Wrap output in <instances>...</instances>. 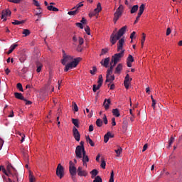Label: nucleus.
<instances>
[{
  "mask_svg": "<svg viewBox=\"0 0 182 182\" xmlns=\"http://www.w3.org/2000/svg\"><path fill=\"white\" fill-rule=\"evenodd\" d=\"M127 29V26H124L122 27L116 34L113 33L110 36L111 43L112 45H114L117 42V41H119V39H120V38H122V36H123L124 33H126Z\"/></svg>",
  "mask_w": 182,
  "mask_h": 182,
  "instance_id": "f257e3e1",
  "label": "nucleus"
},
{
  "mask_svg": "<svg viewBox=\"0 0 182 182\" xmlns=\"http://www.w3.org/2000/svg\"><path fill=\"white\" fill-rule=\"evenodd\" d=\"M82 60L80 57L76 58L68 64H65V67L64 71L68 72L70 69H73V68H76L77 65H79V62Z\"/></svg>",
  "mask_w": 182,
  "mask_h": 182,
  "instance_id": "f03ea898",
  "label": "nucleus"
},
{
  "mask_svg": "<svg viewBox=\"0 0 182 182\" xmlns=\"http://www.w3.org/2000/svg\"><path fill=\"white\" fill-rule=\"evenodd\" d=\"M123 11H124V6L120 4L119 6L116 10V12L114 13V23H116V22H117V20L122 18V16L123 15Z\"/></svg>",
  "mask_w": 182,
  "mask_h": 182,
  "instance_id": "7ed1b4c3",
  "label": "nucleus"
},
{
  "mask_svg": "<svg viewBox=\"0 0 182 182\" xmlns=\"http://www.w3.org/2000/svg\"><path fill=\"white\" fill-rule=\"evenodd\" d=\"M123 56H124V50H122L120 53H116L112 55L111 58V63H114V65H117V63L120 62Z\"/></svg>",
  "mask_w": 182,
  "mask_h": 182,
  "instance_id": "20e7f679",
  "label": "nucleus"
},
{
  "mask_svg": "<svg viewBox=\"0 0 182 182\" xmlns=\"http://www.w3.org/2000/svg\"><path fill=\"white\" fill-rule=\"evenodd\" d=\"M63 59H61L60 62L62 65H66V63H69L70 62H72L73 60V58L71 55H67L66 53H65V50H63Z\"/></svg>",
  "mask_w": 182,
  "mask_h": 182,
  "instance_id": "39448f33",
  "label": "nucleus"
},
{
  "mask_svg": "<svg viewBox=\"0 0 182 182\" xmlns=\"http://www.w3.org/2000/svg\"><path fill=\"white\" fill-rule=\"evenodd\" d=\"M86 153L85 150V147H81L80 146H77L75 149V156L76 159H82V156Z\"/></svg>",
  "mask_w": 182,
  "mask_h": 182,
  "instance_id": "423d86ee",
  "label": "nucleus"
},
{
  "mask_svg": "<svg viewBox=\"0 0 182 182\" xmlns=\"http://www.w3.org/2000/svg\"><path fill=\"white\" fill-rule=\"evenodd\" d=\"M56 176L59 177V178H63V176H65V168H63L60 164L57 166Z\"/></svg>",
  "mask_w": 182,
  "mask_h": 182,
  "instance_id": "0eeeda50",
  "label": "nucleus"
},
{
  "mask_svg": "<svg viewBox=\"0 0 182 182\" xmlns=\"http://www.w3.org/2000/svg\"><path fill=\"white\" fill-rule=\"evenodd\" d=\"M102 11V4L100 3H98L97 5V8L94 9L93 11L90 12L89 17L92 18V16H96L99 12Z\"/></svg>",
  "mask_w": 182,
  "mask_h": 182,
  "instance_id": "6e6552de",
  "label": "nucleus"
},
{
  "mask_svg": "<svg viewBox=\"0 0 182 182\" xmlns=\"http://www.w3.org/2000/svg\"><path fill=\"white\" fill-rule=\"evenodd\" d=\"M77 173L79 177H86V176H87L88 174L87 171L83 170V168H82V166H79L77 168Z\"/></svg>",
  "mask_w": 182,
  "mask_h": 182,
  "instance_id": "1a4fd4ad",
  "label": "nucleus"
},
{
  "mask_svg": "<svg viewBox=\"0 0 182 182\" xmlns=\"http://www.w3.org/2000/svg\"><path fill=\"white\" fill-rule=\"evenodd\" d=\"M77 168L72 161H70L69 171L71 176H76Z\"/></svg>",
  "mask_w": 182,
  "mask_h": 182,
  "instance_id": "9d476101",
  "label": "nucleus"
},
{
  "mask_svg": "<svg viewBox=\"0 0 182 182\" xmlns=\"http://www.w3.org/2000/svg\"><path fill=\"white\" fill-rule=\"evenodd\" d=\"M73 134L76 141H80V134L79 133V130H77L75 127L73 128Z\"/></svg>",
  "mask_w": 182,
  "mask_h": 182,
  "instance_id": "9b49d317",
  "label": "nucleus"
},
{
  "mask_svg": "<svg viewBox=\"0 0 182 182\" xmlns=\"http://www.w3.org/2000/svg\"><path fill=\"white\" fill-rule=\"evenodd\" d=\"M132 80L133 79L130 77V75L127 74L124 81V85L126 89H129V86H130V82H132Z\"/></svg>",
  "mask_w": 182,
  "mask_h": 182,
  "instance_id": "f8f14e48",
  "label": "nucleus"
},
{
  "mask_svg": "<svg viewBox=\"0 0 182 182\" xmlns=\"http://www.w3.org/2000/svg\"><path fill=\"white\" fill-rule=\"evenodd\" d=\"M123 45H124V37L119 39L117 43V52H120V50H123Z\"/></svg>",
  "mask_w": 182,
  "mask_h": 182,
  "instance_id": "ddd939ff",
  "label": "nucleus"
},
{
  "mask_svg": "<svg viewBox=\"0 0 182 182\" xmlns=\"http://www.w3.org/2000/svg\"><path fill=\"white\" fill-rule=\"evenodd\" d=\"M12 12L9 9L3 10L1 12V19H4V21H6V16H11Z\"/></svg>",
  "mask_w": 182,
  "mask_h": 182,
  "instance_id": "4468645a",
  "label": "nucleus"
},
{
  "mask_svg": "<svg viewBox=\"0 0 182 182\" xmlns=\"http://www.w3.org/2000/svg\"><path fill=\"white\" fill-rule=\"evenodd\" d=\"M82 166L87 167V163H89V156L86 155V152L82 155Z\"/></svg>",
  "mask_w": 182,
  "mask_h": 182,
  "instance_id": "2eb2a0df",
  "label": "nucleus"
},
{
  "mask_svg": "<svg viewBox=\"0 0 182 182\" xmlns=\"http://www.w3.org/2000/svg\"><path fill=\"white\" fill-rule=\"evenodd\" d=\"M109 63H110V58H106L101 60L100 64L104 68H109Z\"/></svg>",
  "mask_w": 182,
  "mask_h": 182,
  "instance_id": "dca6fc26",
  "label": "nucleus"
},
{
  "mask_svg": "<svg viewBox=\"0 0 182 182\" xmlns=\"http://www.w3.org/2000/svg\"><path fill=\"white\" fill-rule=\"evenodd\" d=\"M122 70H123V64L119 63L115 68V70H114V73L115 75H120V73H122Z\"/></svg>",
  "mask_w": 182,
  "mask_h": 182,
  "instance_id": "f3484780",
  "label": "nucleus"
},
{
  "mask_svg": "<svg viewBox=\"0 0 182 182\" xmlns=\"http://www.w3.org/2000/svg\"><path fill=\"white\" fill-rule=\"evenodd\" d=\"M133 62H134V58H133V55L129 54L127 58V65L128 68H132V63Z\"/></svg>",
  "mask_w": 182,
  "mask_h": 182,
  "instance_id": "a211bd4d",
  "label": "nucleus"
},
{
  "mask_svg": "<svg viewBox=\"0 0 182 182\" xmlns=\"http://www.w3.org/2000/svg\"><path fill=\"white\" fill-rule=\"evenodd\" d=\"M110 103L112 102L110 101V99H105L103 103V106L105 107V110H109V108L110 107Z\"/></svg>",
  "mask_w": 182,
  "mask_h": 182,
  "instance_id": "6ab92c4d",
  "label": "nucleus"
},
{
  "mask_svg": "<svg viewBox=\"0 0 182 182\" xmlns=\"http://www.w3.org/2000/svg\"><path fill=\"white\" fill-rule=\"evenodd\" d=\"M112 73H113V70H110V69H107V75H106V83H107L108 82H110V75H112Z\"/></svg>",
  "mask_w": 182,
  "mask_h": 182,
  "instance_id": "aec40b11",
  "label": "nucleus"
},
{
  "mask_svg": "<svg viewBox=\"0 0 182 182\" xmlns=\"http://www.w3.org/2000/svg\"><path fill=\"white\" fill-rule=\"evenodd\" d=\"M14 96L16 99H18L19 100H26L24 97L22 96V93L15 92Z\"/></svg>",
  "mask_w": 182,
  "mask_h": 182,
  "instance_id": "412c9836",
  "label": "nucleus"
},
{
  "mask_svg": "<svg viewBox=\"0 0 182 182\" xmlns=\"http://www.w3.org/2000/svg\"><path fill=\"white\" fill-rule=\"evenodd\" d=\"M114 151L117 154V157H120V154L123 153V149H122L119 146H118L117 149H114Z\"/></svg>",
  "mask_w": 182,
  "mask_h": 182,
  "instance_id": "4be33fe9",
  "label": "nucleus"
},
{
  "mask_svg": "<svg viewBox=\"0 0 182 182\" xmlns=\"http://www.w3.org/2000/svg\"><path fill=\"white\" fill-rule=\"evenodd\" d=\"M17 46H18V44L11 45V46L10 47V49L7 52V55H11V53H12V52H14V50H15V49L16 48Z\"/></svg>",
  "mask_w": 182,
  "mask_h": 182,
  "instance_id": "5701e85b",
  "label": "nucleus"
},
{
  "mask_svg": "<svg viewBox=\"0 0 182 182\" xmlns=\"http://www.w3.org/2000/svg\"><path fill=\"white\" fill-rule=\"evenodd\" d=\"M47 9L48 11H53V12H58L59 11V9L52 6V5H50V6H48L47 7Z\"/></svg>",
  "mask_w": 182,
  "mask_h": 182,
  "instance_id": "b1692460",
  "label": "nucleus"
},
{
  "mask_svg": "<svg viewBox=\"0 0 182 182\" xmlns=\"http://www.w3.org/2000/svg\"><path fill=\"white\" fill-rule=\"evenodd\" d=\"M137 11H139V5H134L131 9L130 13L131 14H136V12H137Z\"/></svg>",
  "mask_w": 182,
  "mask_h": 182,
  "instance_id": "393cba45",
  "label": "nucleus"
},
{
  "mask_svg": "<svg viewBox=\"0 0 182 182\" xmlns=\"http://www.w3.org/2000/svg\"><path fill=\"white\" fill-rule=\"evenodd\" d=\"M86 141L87 143L90 144L92 147H95V142H93V141L92 140V139H90V136H86Z\"/></svg>",
  "mask_w": 182,
  "mask_h": 182,
  "instance_id": "a878e982",
  "label": "nucleus"
},
{
  "mask_svg": "<svg viewBox=\"0 0 182 182\" xmlns=\"http://www.w3.org/2000/svg\"><path fill=\"white\" fill-rule=\"evenodd\" d=\"M36 66H37L36 72L38 73H39V72H41L42 70V68H43V65L40 62H37L36 63Z\"/></svg>",
  "mask_w": 182,
  "mask_h": 182,
  "instance_id": "bb28decb",
  "label": "nucleus"
},
{
  "mask_svg": "<svg viewBox=\"0 0 182 182\" xmlns=\"http://www.w3.org/2000/svg\"><path fill=\"white\" fill-rule=\"evenodd\" d=\"M113 115L115 116V117H120V112H119L118 109H112Z\"/></svg>",
  "mask_w": 182,
  "mask_h": 182,
  "instance_id": "cd10ccee",
  "label": "nucleus"
},
{
  "mask_svg": "<svg viewBox=\"0 0 182 182\" xmlns=\"http://www.w3.org/2000/svg\"><path fill=\"white\" fill-rule=\"evenodd\" d=\"M145 6H146L144 4H143L139 6V10L138 14L143 15V13L144 12Z\"/></svg>",
  "mask_w": 182,
  "mask_h": 182,
  "instance_id": "c85d7f7f",
  "label": "nucleus"
},
{
  "mask_svg": "<svg viewBox=\"0 0 182 182\" xmlns=\"http://www.w3.org/2000/svg\"><path fill=\"white\" fill-rule=\"evenodd\" d=\"M90 174L92 175L91 178H95V177L97 176V174H99V171H97V169H93L91 172Z\"/></svg>",
  "mask_w": 182,
  "mask_h": 182,
  "instance_id": "c756f323",
  "label": "nucleus"
},
{
  "mask_svg": "<svg viewBox=\"0 0 182 182\" xmlns=\"http://www.w3.org/2000/svg\"><path fill=\"white\" fill-rule=\"evenodd\" d=\"M72 123L75 126V127L79 128V119L73 118Z\"/></svg>",
  "mask_w": 182,
  "mask_h": 182,
  "instance_id": "7c9ffc66",
  "label": "nucleus"
},
{
  "mask_svg": "<svg viewBox=\"0 0 182 182\" xmlns=\"http://www.w3.org/2000/svg\"><path fill=\"white\" fill-rule=\"evenodd\" d=\"M100 87H102V85H100L99 84L97 85H93L92 90H93V92H97V90H99L100 89Z\"/></svg>",
  "mask_w": 182,
  "mask_h": 182,
  "instance_id": "2f4dec72",
  "label": "nucleus"
},
{
  "mask_svg": "<svg viewBox=\"0 0 182 182\" xmlns=\"http://www.w3.org/2000/svg\"><path fill=\"white\" fill-rule=\"evenodd\" d=\"M95 123L97 127H102L103 126V121L100 119H97Z\"/></svg>",
  "mask_w": 182,
  "mask_h": 182,
  "instance_id": "473e14b6",
  "label": "nucleus"
},
{
  "mask_svg": "<svg viewBox=\"0 0 182 182\" xmlns=\"http://www.w3.org/2000/svg\"><path fill=\"white\" fill-rule=\"evenodd\" d=\"M73 110L74 112H79V107H77V105L75 102H73Z\"/></svg>",
  "mask_w": 182,
  "mask_h": 182,
  "instance_id": "72a5a7b5",
  "label": "nucleus"
},
{
  "mask_svg": "<svg viewBox=\"0 0 182 182\" xmlns=\"http://www.w3.org/2000/svg\"><path fill=\"white\" fill-rule=\"evenodd\" d=\"M98 85H100V86H102V85H103V75H100L98 77V82H97Z\"/></svg>",
  "mask_w": 182,
  "mask_h": 182,
  "instance_id": "f704fd0d",
  "label": "nucleus"
},
{
  "mask_svg": "<svg viewBox=\"0 0 182 182\" xmlns=\"http://www.w3.org/2000/svg\"><path fill=\"white\" fill-rule=\"evenodd\" d=\"M22 23H25V21L23 20V21H18V20H15L14 22H12V24L13 25H21Z\"/></svg>",
  "mask_w": 182,
  "mask_h": 182,
  "instance_id": "c9c22d12",
  "label": "nucleus"
},
{
  "mask_svg": "<svg viewBox=\"0 0 182 182\" xmlns=\"http://www.w3.org/2000/svg\"><path fill=\"white\" fill-rule=\"evenodd\" d=\"M22 33L24 35V36H29V35H31V31L28 29H24Z\"/></svg>",
  "mask_w": 182,
  "mask_h": 182,
  "instance_id": "e433bc0d",
  "label": "nucleus"
},
{
  "mask_svg": "<svg viewBox=\"0 0 182 182\" xmlns=\"http://www.w3.org/2000/svg\"><path fill=\"white\" fill-rule=\"evenodd\" d=\"M146 41V34L144 33H142V38H141V48H143V46H144V42Z\"/></svg>",
  "mask_w": 182,
  "mask_h": 182,
  "instance_id": "4c0bfd02",
  "label": "nucleus"
},
{
  "mask_svg": "<svg viewBox=\"0 0 182 182\" xmlns=\"http://www.w3.org/2000/svg\"><path fill=\"white\" fill-rule=\"evenodd\" d=\"M109 182H114V172L112 171Z\"/></svg>",
  "mask_w": 182,
  "mask_h": 182,
  "instance_id": "58836bf2",
  "label": "nucleus"
},
{
  "mask_svg": "<svg viewBox=\"0 0 182 182\" xmlns=\"http://www.w3.org/2000/svg\"><path fill=\"white\" fill-rule=\"evenodd\" d=\"M173 143H174V136H172L168 140V146L171 147V144H173Z\"/></svg>",
  "mask_w": 182,
  "mask_h": 182,
  "instance_id": "ea45409f",
  "label": "nucleus"
},
{
  "mask_svg": "<svg viewBox=\"0 0 182 182\" xmlns=\"http://www.w3.org/2000/svg\"><path fill=\"white\" fill-rule=\"evenodd\" d=\"M96 72H97V68H96V66L92 67V70H90L91 75H95Z\"/></svg>",
  "mask_w": 182,
  "mask_h": 182,
  "instance_id": "a19ab883",
  "label": "nucleus"
},
{
  "mask_svg": "<svg viewBox=\"0 0 182 182\" xmlns=\"http://www.w3.org/2000/svg\"><path fill=\"white\" fill-rule=\"evenodd\" d=\"M107 52H109V48H102V51H101L100 56H102V55H106V53H107Z\"/></svg>",
  "mask_w": 182,
  "mask_h": 182,
  "instance_id": "79ce46f5",
  "label": "nucleus"
},
{
  "mask_svg": "<svg viewBox=\"0 0 182 182\" xmlns=\"http://www.w3.org/2000/svg\"><path fill=\"white\" fill-rule=\"evenodd\" d=\"M82 6H83V4H82V2L77 4L76 5V6H75L74 8H73V9H77V11L79 10V8H82Z\"/></svg>",
  "mask_w": 182,
  "mask_h": 182,
  "instance_id": "37998d69",
  "label": "nucleus"
},
{
  "mask_svg": "<svg viewBox=\"0 0 182 182\" xmlns=\"http://www.w3.org/2000/svg\"><path fill=\"white\" fill-rule=\"evenodd\" d=\"M77 9H75V10L72 11H68V15H72V16H75L76 15V14H77Z\"/></svg>",
  "mask_w": 182,
  "mask_h": 182,
  "instance_id": "c03bdc74",
  "label": "nucleus"
},
{
  "mask_svg": "<svg viewBox=\"0 0 182 182\" xmlns=\"http://www.w3.org/2000/svg\"><path fill=\"white\" fill-rule=\"evenodd\" d=\"M102 178L100 176H97L95 178L93 182H102Z\"/></svg>",
  "mask_w": 182,
  "mask_h": 182,
  "instance_id": "a18cd8bd",
  "label": "nucleus"
},
{
  "mask_svg": "<svg viewBox=\"0 0 182 182\" xmlns=\"http://www.w3.org/2000/svg\"><path fill=\"white\" fill-rule=\"evenodd\" d=\"M17 89H18V90H20V92H23V87H22V84L18 82L17 84Z\"/></svg>",
  "mask_w": 182,
  "mask_h": 182,
  "instance_id": "49530a36",
  "label": "nucleus"
},
{
  "mask_svg": "<svg viewBox=\"0 0 182 182\" xmlns=\"http://www.w3.org/2000/svg\"><path fill=\"white\" fill-rule=\"evenodd\" d=\"M33 5H35V6H37L38 8L41 6L39 1H38L37 0H33Z\"/></svg>",
  "mask_w": 182,
  "mask_h": 182,
  "instance_id": "de8ad7c7",
  "label": "nucleus"
},
{
  "mask_svg": "<svg viewBox=\"0 0 182 182\" xmlns=\"http://www.w3.org/2000/svg\"><path fill=\"white\" fill-rule=\"evenodd\" d=\"M85 31L87 35H90V28L88 26L85 28Z\"/></svg>",
  "mask_w": 182,
  "mask_h": 182,
  "instance_id": "09e8293b",
  "label": "nucleus"
},
{
  "mask_svg": "<svg viewBox=\"0 0 182 182\" xmlns=\"http://www.w3.org/2000/svg\"><path fill=\"white\" fill-rule=\"evenodd\" d=\"M109 65H110V67L109 69L110 70H113V69L114 68V66H116L117 64H114V63H112V61H110Z\"/></svg>",
  "mask_w": 182,
  "mask_h": 182,
  "instance_id": "8fccbe9b",
  "label": "nucleus"
},
{
  "mask_svg": "<svg viewBox=\"0 0 182 182\" xmlns=\"http://www.w3.org/2000/svg\"><path fill=\"white\" fill-rule=\"evenodd\" d=\"M1 171L2 172L6 174V176H7L8 177H9V174L8 173V172L6 171V169H5V167L1 166Z\"/></svg>",
  "mask_w": 182,
  "mask_h": 182,
  "instance_id": "3c124183",
  "label": "nucleus"
},
{
  "mask_svg": "<svg viewBox=\"0 0 182 182\" xmlns=\"http://www.w3.org/2000/svg\"><path fill=\"white\" fill-rule=\"evenodd\" d=\"M22 0H8L9 2H11L13 4H20Z\"/></svg>",
  "mask_w": 182,
  "mask_h": 182,
  "instance_id": "603ef678",
  "label": "nucleus"
},
{
  "mask_svg": "<svg viewBox=\"0 0 182 182\" xmlns=\"http://www.w3.org/2000/svg\"><path fill=\"white\" fill-rule=\"evenodd\" d=\"M107 136L109 137V139H113V137H114V134H112V132H108L107 133Z\"/></svg>",
  "mask_w": 182,
  "mask_h": 182,
  "instance_id": "864d4df0",
  "label": "nucleus"
},
{
  "mask_svg": "<svg viewBox=\"0 0 182 182\" xmlns=\"http://www.w3.org/2000/svg\"><path fill=\"white\" fill-rule=\"evenodd\" d=\"M19 60L22 63V62H25V60H26V55H23L21 56L19 58Z\"/></svg>",
  "mask_w": 182,
  "mask_h": 182,
  "instance_id": "5fc2aeb1",
  "label": "nucleus"
},
{
  "mask_svg": "<svg viewBox=\"0 0 182 182\" xmlns=\"http://www.w3.org/2000/svg\"><path fill=\"white\" fill-rule=\"evenodd\" d=\"M122 128L124 129V130H127V122L126 121L123 122Z\"/></svg>",
  "mask_w": 182,
  "mask_h": 182,
  "instance_id": "6e6d98bb",
  "label": "nucleus"
},
{
  "mask_svg": "<svg viewBox=\"0 0 182 182\" xmlns=\"http://www.w3.org/2000/svg\"><path fill=\"white\" fill-rule=\"evenodd\" d=\"M37 9L38 10V12H37L36 14V15L38 17V18H41V14H42V11H41V7H39V8H37Z\"/></svg>",
  "mask_w": 182,
  "mask_h": 182,
  "instance_id": "4d7b16f0",
  "label": "nucleus"
},
{
  "mask_svg": "<svg viewBox=\"0 0 182 182\" xmlns=\"http://www.w3.org/2000/svg\"><path fill=\"white\" fill-rule=\"evenodd\" d=\"M85 43V41L83 40V38L79 37V45H83Z\"/></svg>",
  "mask_w": 182,
  "mask_h": 182,
  "instance_id": "13d9d810",
  "label": "nucleus"
},
{
  "mask_svg": "<svg viewBox=\"0 0 182 182\" xmlns=\"http://www.w3.org/2000/svg\"><path fill=\"white\" fill-rule=\"evenodd\" d=\"M102 119H103V122H104L105 124H107L108 121H107V117H106V114H104V117Z\"/></svg>",
  "mask_w": 182,
  "mask_h": 182,
  "instance_id": "bf43d9fd",
  "label": "nucleus"
},
{
  "mask_svg": "<svg viewBox=\"0 0 182 182\" xmlns=\"http://www.w3.org/2000/svg\"><path fill=\"white\" fill-rule=\"evenodd\" d=\"M19 135L21 136V143H23L24 140H25V134H22V133H20Z\"/></svg>",
  "mask_w": 182,
  "mask_h": 182,
  "instance_id": "052dcab7",
  "label": "nucleus"
},
{
  "mask_svg": "<svg viewBox=\"0 0 182 182\" xmlns=\"http://www.w3.org/2000/svg\"><path fill=\"white\" fill-rule=\"evenodd\" d=\"M75 25L80 29H83V24H82V23H76Z\"/></svg>",
  "mask_w": 182,
  "mask_h": 182,
  "instance_id": "680f3d73",
  "label": "nucleus"
},
{
  "mask_svg": "<svg viewBox=\"0 0 182 182\" xmlns=\"http://www.w3.org/2000/svg\"><path fill=\"white\" fill-rule=\"evenodd\" d=\"M101 167L102 168H104V169L106 168V161H102Z\"/></svg>",
  "mask_w": 182,
  "mask_h": 182,
  "instance_id": "e2e57ef3",
  "label": "nucleus"
},
{
  "mask_svg": "<svg viewBox=\"0 0 182 182\" xmlns=\"http://www.w3.org/2000/svg\"><path fill=\"white\" fill-rule=\"evenodd\" d=\"M140 16H141V15L138 14V16H136V20H135V21L134 23V25H136V23H137L139 22V21L140 19Z\"/></svg>",
  "mask_w": 182,
  "mask_h": 182,
  "instance_id": "0e129e2a",
  "label": "nucleus"
},
{
  "mask_svg": "<svg viewBox=\"0 0 182 182\" xmlns=\"http://www.w3.org/2000/svg\"><path fill=\"white\" fill-rule=\"evenodd\" d=\"M109 136L107 135V134L104 136V141L105 143H107V141H109Z\"/></svg>",
  "mask_w": 182,
  "mask_h": 182,
  "instance_id": "69168bd1",
  "label": "nucleus"
},
{
  "mask_svg": "<svg viewBox=\"0 0 182 182\" xmlns=\"http://www.w3.org/2000/svg\"><path fill=\"white\" fill-rule=\"evenodd\" d=\"M29 180H30V182H33V181H35V177H33V175H31V173H30V175H29Z\"/></svg>",
  "mask_w": 182,
  "mask_h": 182,
  "instance_id": "338daca9",
  "label": "nucleus"
},
{
  "mask_svg": "<svg viewBox=\"0 0 182 182\" xmlns=\"http://www.w3.org/2000/svg\"><path fill=\"white\" fill-rule=\"evenodd\" d=\"M3 178L4 180V181L6 182H12V180L11 178H6V177H5V176H3Z\"/></svg>",
  "mask_w": 182,
  "mask_h": 182,
  "instance_id": "774afa93",
  "label": "nucleus"
}]
</instances>
